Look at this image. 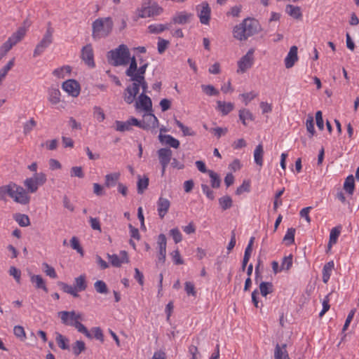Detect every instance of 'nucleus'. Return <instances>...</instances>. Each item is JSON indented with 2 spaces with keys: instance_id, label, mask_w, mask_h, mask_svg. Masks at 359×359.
I'll list each match as a JSON object with an SVG mask.
<instances>
[{
  "instance_id": "40",
  "label": "nucleus",
  "mask_w": 359,
  "mask_h": 359,
  "mask_svg": "<svg viewBox=\"0 0 359 359\" xmlns=\"http://www.w3.org/2000/svg\"><path fill=\"white\" fill-rule=\"evenodd\" d=\"M58 285L65 292L68 293L74 297H79L78 292L76 291V289H75L74 286L69 285L62 282H59Z\"/></svg>"
},
{
  "instance_id": "35",
  "label": "nucleus",
  "mask_w": 359,
  "mask_h": 359,
  "mask_svg": "<svg viewBox=\"0 0 359 359\" xmlns=\"http://www.w3.org/2000/svg\"><path fill=\"white\" fill-rule=\"evenodd\" d=\"M12 191L11 182L6 185L0 187V201H6V196H8L11 197Z\"/></svg>"
},
{
  "instance_id": "54",
  "label": "nucleus",
  "mask_w": 359,
  "mask_h": 359,
  "mask_svg": "<svg viewBox=\"0 0 359 359\" xmlns=\"http://www.w3.org/2000/svg\"><path fill=\"white\" fill-rule=\"evenodd\" d=\"M292 266V255L285 257L281 263V269L288 271Z\"/></svg>"
},
{
  "instance_id": "36",
  "label": "nucleus",
  "mask_w": 359,
  "mask_h": 359,
  "mask_svg": "<svg viewBox=\"0 0 359 359\" xmlns=\"http://www.w3.org/2000/svg\"><path fill=\"white\" fill-rule=\"evenodd\" d=\"M168 24H153L148 27L149 32L153 34H158L169 29Z\"/></svg>"
},
{
  "instance_id": "14",
  "label": "nucleus",
  "mask_w": 359,
  "mask_h": 359,
  "mask_svg": "<svg viewBox=\"0 0 359 359\" xmlns=\"http://www.w3.org/2000/svg\"><path fill=\"white\" fill-rule=\"evenodd\" d=\"M135 107L137 109L141 108L146 112L151 111L152 107L151 100L144 93H141L135 102Z\"/></svg>"
},
{
  "instance_id": "24",
  "label": "nucleus",
  "mask_w": 359,
  "mask_h": 359,
  "mask_svg": "<svg viewBox=\"0 0 359 359\" xmlns=\"http://www.w3.org/2000/svg\"><path fill=\"white\" fill-rule=\"evenodd\" d=\"M158 138L161 142H165L166 144H168L175 149H177L180 147L179 140L170 135L160 134Z\"/></svg>"
},
{
  "instance_id": "5",
  "label": "nucleus",
  "mask_w": 359,
  "mask_h": 359,
  "mask_svg": "<svg viewBox=\"0 0 359 359\" xmlns=\"http://www.w3.org/2000/svg\"><path fill=\"white\" fill-rule=\"evenodd\" d=\"M11 186L13 191L11 198L18 203L22 205L27 204L29 202L30 197L27 191L23 187L13 182H11Z\"/></svg>"
},
{
  "instance_id": "18",
  "label": "nucleus",
  "mask_w": 359,
  "mask_h": 359,
  "mask_svg": "<svg viewBox=\"0 0 359 359\" xmlns=\"http://www.w3.org/2000/svg\"><path fill=\"white\" fill-rule=\"evenodd\" d=\"M298 59L297 47L292 46L284 60L285 68H292L298 61Z\"/></svg>"
},
{
  "instance_id": "44",
  "label": "nucleus",
  "mask_w": 359,
  "mask_h": 359,
  "mask_svg": "<svg viewBox=\"0 0 359 359\" xmlns=\"http://www.w3.org/2000/svg\"><path fill=\"white\" fill-rule=\"evenodd\" d=\"M219 203L223 210L229 209L233 204L232 199L229 196H224L219 198Z\"/></svg>"
},
{
  "instance_id": "63",
  "label": "nucleus",
  "mask_w": 359,
  "mask_h": 359,
  "mask_svg": "<svg viewBox=\"0 0 359 359\" xmlns=\"http://www.w3.org/2000/svg\"><path fill=\"white\" fill-rule=\"evenodd\" d=\"M41 146H45L48 150L53 151L57 148L58 141L56 139L48 140L44 144H42Z\"/></svg>"
},
{
  "instance_id": "64",
  "label": "nucleus",
  "mask_w": 359,
  "mask_h": 359,
  "mask_svg": "<svg viewBox=\"0 0 359 359\" xmlns=\"http://www.w3.org/2000/svg\"><path fill=\"white\" fill-rule=\"evenodd\" d=\"M184 289L188 295L196 296L195 286L191 282L187 281L184 284Z\"/></svg>"
},
{
  "instance_id": "41",
  "label": "nucleus",
  "mask_w": 359,
  "mask_h": 359,
  "mask_svg": "<svg viewBox=\"0 0 359 359\" xmlns=\"http://www.w3.org/2000/svg\"><path fill=\"white\" fill-rule=\"evenodd\" d=\"M24 185L26 187L27 191L30 193H35L39 188L38 184L32 177L26 179L24 182Z\"/></svg>"
},
{
  "instance_id": "7",
  "label": "nucleus",
  "mask_w": 359,
  "mask_h": 359,
  "mask_svg": "<svg viewBox=\"0 0 359 359\" xmlns=\"http://www.w3.org/2000/svg\"><path fill=\"white\" fill-rule=\"evenodd\" d=\"M198 16L203 25H208L210 19L211 9L209 4L204 1L196 7Z\"/></svg>"
},
{
  "instance_id": "12",
  "label": "nucleus",
  "mask_w": 359,
  "mask_h": 359,
  "mask_svg": "<svg viewBox=\"0 0 359 359\" xmlns=\"http://www.w3.org/2000/svg\"><path fill=\"white\" fill-rule=\"evenodd\" d=\"M157 153L160 163L162 166V175H163L165 168L171 160L172 152L168 148H161L158 150Z\"/></svg>"
},
{
  "instance_id": "53",
  "label": "nucleus",
  "mask_w": 359,
  "mask_h": 359,
  "mask_svg": "<svg viewBox=\"0 0 359 359\" xmlns=\"http://www.w3.org/2000/svg\"><path fill=\"white\" fill-rule=\"evenodd\" d=\"M33 180L36 182L38 186H41L46 182V175L43 172H36L32 177Z\"/></svg>"
},
{
  "instance_id": "62",
  "label": "nucleus",
  "mask_w": 359,
  "mask_h": 359,
  "mask_svg": "<svg viewBox=\"0 0 359 359\" xmlns=\"http://www.w3.org/2000/svg\"><path fill=\"white\" fill-rule=\"evenodd\" d=\"M285 189L283 188L281 190L278 191L276 195H275V199L273 202V210L275 211L277 210L279 205H282V201L280 199V197L283 195L284 193Z\"/></svg>"
},
{
  "instance_id": "46",
  "label": "nucleus",
  "mask_w": 359,
  "mask_h": 359,
  "mask_svg": "<svg viewBox=\"0 0 359 359\" xmlns=\"http://www.w3.org/2000/svg\"><path fill=\"white\" fill-rule=\"evenodd\" d=\"M294 233L295 229L290 228L287 229L286 234L283 238V241L286 243V245H290L294 241Z\"/></svg>"
},
{
  "instance_id": "61",
  "label": "nucleus",
  "mask_w": 359,
  "mask_h": 359,
  "mask_svg": "<svg viewBox=\"0 0 359 359\" xmlns=\"http://www.w3.org/2000/svg\"><path fill=\"white\" fill-rule=\"evenodd\" d=\"M70 175L71 177H77L79 178H83L84 177L83 169L81 166L72 167L71 168Z\"/></svg>"
},
{
  "instance_id": "50",
  "label": "nucleus",
  "mask_w": 359,
  "mask_h": 359,
  "mask_svg": "<svg viewBox=\"0 0 359 359\" xmlns=\"http://www.w3.org/2000/svg\"><path fill=\"white\" fill-rule=\"evenodd\" d=\"M201 88L203 92L209 96L219 95V91L212 85H202Z\"/></svg>"
},
{
  "instance_id": "6",
  "label": "nucleus",
  "mask_w": 359,
  "mask_h": 359,
  "mask_svg": "<svg viewBox=\"0 0 359 359\" xmlns=\"http://www.w3.org/2000/svg\"><path fill=\"white\" fill-rule=\"evenodd\" d=\"M254 53L255 49L250 48L247 53L238 61L237 73L243 74L252 67L255 61Z\"/></svg>"
},
{
  "instance_id": "21",
  "label": "nucleus",
  "mask_w": 359,
  "mask_h": 359,
  "mask_svg": "<svg viewBox=\"0 0 359 359\" xmlns=\"http://www.w3.org/2000/svg\"><path fill=\"white\" fill-rule=\"evenodd\" d=\"M275 359H290L286 350V344H276L274 351Z\"/></svg>"
},
{
  "instance_id": "58",
  "label": "nucleus",
  "mask_w": 359,
  "mask_h": 359,
  "mask_svg": "<svg viewBox=\"0 0 359 359\" xmlns=\"http://www.w3.org/2000/svg\"><path fill=\"white\" fill-rule=\"evenodd\" d=\"M170 235L172 237L175 243H178L182 240V235L177 228L170 230Z\"/></svg>"
},
{
  "instance_id": "29",
  "label": "nucleus",
  "mask_w": 359,
  "mask_h": 359,
  "mask_svg": "<svg viewBox=\"0 0 359 359\" xmlns=\"http://www.w3.org/2000/svg\"><path fill=\"white\" fill-rule=\"evenodd\" d=\"M55 335V341L58 346L62 350H69V340L59 332H56Z\"/></svg>"
},
{
  "instance_id": "17",
  "label": "nucleus",
  "mask_w": 359,
  "mask_h": 359,
  "mask_svg": "<svg viewBox=\"0 0 359 359\" xmlns=\"http://www.w3.org/2000/svg\"><path fill=\"white\" fill-rule=\"evenodd\" d=\"M81 58L88 67H95L94 54L91 46L83 47L81 50Z\"/></svg>"
},
{
  "instance_id": "15",
  "label": "nucleus",
  "mask_w": 359,
  "mask_h": 359,
  "mask_svg": "<svg viewBox=\"0 0 359 359\" xmlns=\"http://www.w3.org/2000/svg\"><path fill=\"white\" fill-rule=\"evenodd\" d=\"M138 88L136 83H133L131 86H128L123 93V99L127 104H132L139 93Z\"/></svg>"
},
{
  "instance_id": "19",
  "label": "nucleus",
  "mask_w": 359,
  "mask_h": 359,
  "mask_svg": "<svg viewBox=\"0 0 359 359\" xmlns=\"http://www.w3.org/2000/svg\"><path fill=\"white\" fill-rule=\"evenodd\" d=\"M157 206L158 215L163 219L169 210L170 201L165 198L160 197L157 201Z\"/></svg>"
},
{
  "instance_id": "8",
  "label": "nucleus",
  "mask_w": 359,
  "mask_h": 359,
  "mask_svg": "<svg viewBox=\"0 0 359 359\" xmlns=\"http://www.w3.org/2000/svg\"><path fill=\"white\" fill-rule=\"evenodd\" d=\"M137 126L144 130L156 128L158 126V121L151 112L146 113L143 116L142 121H140V124L137 125Z\"/></svg>"
},
{
  "instance_id": "20",
  "label": "nucleus",
  "mask_w": 359,
  "mask_h": 359,
  "mask_svg": "<svg viewBox=\"0 0 359 359\" xmlns=\"http://www.w3.org/2000/svg\"><path fill=\"white\" fill-rule=\"evenodd\" d=\"M192 14L186 11L177 13L172 18V21L175 24L184 25L189 22L192 18Z\"/></svg>"
},
{
  "instance_id": "43",
  "label": "nucleus",
  "mask_w": 359,
  "mask_h": 359,
  "mask_svg": "<svg viewBox=\"0 0 359 359\" xmlns=\"http://www.w3.org/2000/svg\"><path fill=\"white\" fill-rule=\"evenodd\" d=\"M86 350V344L83 341L77 340L72 345L73 353L78 356L81 352Z\"/></svg>"
},
{
  "instance_id": "56",
  "label": "nucleus",
  "mask_w": 359,
  "mask_h": 359,
  "mask_svg": "<svg viewBox=\"0 0 359 359\" xmlns=\"http://www.w3.org/2000/svg\"><path fill=\"white\" fill-rule=\"evenodd\" d=\"M158 245L160 252H166L167 240L164 234L161 233L158 237Z\"/></svg>"
},
{
  "instance_id": "26",
  "label": "nucleus",
  "mask_w": 359,
  "mask_h": 359,
  "mask_svg": "<svg viewBox=\"0 0 359 359\" xmlns=\"http://www.w3.org/2000/svg\"><path fill=\"white\" fill-rule=\"evenodd\" d=\"M48 100L52 104H57L60 102V91L57 88H51L48 90Z\"/></svg>"
},
{
  "instance_id": "57",
  "label": "nucleus",
  "mask_w": 359,
  "mask_h": 359,
  "mask_svg": "<svg viewBox=\"0 0 359 359\" xmlns=\"http://www.w3.org/2000/svg\"><path fill=\"white\" fill-rule=\"evenodd\" d=\"M130 67L126 72L127 76H132L133 73L135 72L137 69V65L135 56L130 57Z\"/></svg>"
},
{
  "instance_id": "31",
  "label": "nucleus",
  "mask_w": 359,
  "mask_h": 359,
  "mask_svg": "<svg viewBox=\"0 0 359 359\" xmlns=\"http://www.w3.org/2000/svg\"><path fill=\"white\" fill-rule=\"evenodd\" d=\"M30 280L32 283L35 284L36 288L42 289L45 292H48L45 282L40 275H32Z\"/></svg>"
},
{
  "instance_id": "55",
  "label": "nucleus",
  "mask_w": 359,
  "mask_h": 359,
  "mask_svg": "<svg viewBox=\"0 0 359 359\" xmlns=\"http://www.w3.org/2000/svg\"><path fill=\"white\" fill-rule=\"evenodd\" d=\"M71 246L74 250H76L81 256L83 255V250L80 245L79 239L73 236L70 241Z\"/></svg>"
},
{
  "instance_id": "4",
  "label": "nucleus",
  "mask_w": 359,
  "mask_h": 359,
  "mask_svg": "<svg viewBox=\"0 0 359 359\" xmlns=\"http://www.w3.org/2000/svg\"><path fill=\"white\" fill-rule=\"evenodd\" d=\"M163 8L156 1H148L144 2L142 6L136 10V15L138 18H146L160 15Z\"/></svg>"
},
{
  "instance_id": "32",
  "label": "nucleus",
  "mask_w": 359,
  "mask_h": 359,
  "mask_svg": "<svg viewBox=\"0 0 359 359\" xmlns=\"http://www.w3.org/2000/svg\"><path fill=\"white\" fill-rule=\"evenodd\" d=\"M72 69L69 66H65L55 69L53 72V75L59 79H64L69 76Z\"/></svg>"
},
{
  "instance_id": "45",
  "label": "nucleus",
  "mask_w": 359,
  "mask_h": 359,
  "mask_svg": "<svg viewBox=\"0 0 359 359\" xmlns=\"http://www.w3.org/2000/svg\"><path fill=\"white\" fill-rule=\"evenodd\" d=\"M15 221L21 226H28L30 224L29 218L27 215L24 214H18L15 217Z\"/></svg>"
},
{
  "instance_id": "11",
  "label": "nucleus",
  "mask_w": 359,
  "mask_h": 359,
  "mask_svg": "<svg viewBox=\"0 0 359 359\" xmlns=\"http://www.w3.org/2000/svg\"><path fill=\"white\" fill-rule=\"evenodd\" d=\"M62 89L74 97H77L80 93V85L74 79H69L63 82Z\"/></svg>"
},
{
  "instance_id": "10",
  "label": "nucleus",
  "mask_w": 359,
  "mask_h": 359,
  "mask_svg": "<svg viewBox=\"0 0 359 359\" xmlns=\"http://www.w3.org/2000/svg\"><path fill=\"white\" fill-rule=\"evenodd\" d=\"M30 25V23L26 20L24 22V25L22 27L18 28V29L14 32L11 37H9L7 45H15L19 43L22 39L25 36L27 29Z\"/></svg>"
},
{
  "instance_id": "9",
  "label": "nucleus",
  "mask_w": 359,
  "mask_h": 359,
  "mask_svg": "<svg viewBox=\"0 0 359 359\" xmlns=\"http://www.w3.org/2000/svg\"><path fill=\"white\" fill-rule=\"evenodd\" d=\"M58 316L61 318L62 323L66 325H74V323L81 320L82 315L79 313L72 311H60Z\"/></svg>"
},
{
  "instance_id": "49",
  "label": "nucleus",
  "mask_w": 359,
  "mask_h": 359,
  "mask_svg": "<svg viewBox=\"0 0 359 359\" xmlns=\"http://www.w3.org/2000/svg\"><path fill=\"white\" fill-rule=\"evenodd\" d=\"M175 122L176 125L182 130L183 135L184 136L195 135V133L194 131H192L189 127L185 126L182 123H181L177 119H175Z\"/></svg>"
},
{
  "instance_id": "27",
  "label": "nucleus",
  "mask_w": 359,
  "mask_h": 359,
  "mask_svg": "<svg viewBox=\"0 0 359 359\" xmlns=\"http://www.w3.org/2000/svg\"><path fill=\"white\" fill-rule=\"evenodd\" d=\"M264 149L262 144L257 145L254 151V159L255 163L262 167L263 165Z\"/></svg>"
},
{
  "instance_id": "16",
  "label": "nucleus",
  "mask_w": 359,
  "mask_h": 359,
  "mask_svg": "<svg viewBox=\"0 0 359 359\" xmlns=\"http://www.w3.org/2000/svg\"><path fill=\"white\" fill-rule=\"evenodd\" d=\"M120 257L116 255H107V257L111 264L112 266L116 267H119L121 266L122 263H128L129 259L128 257V253L126 251H121L120 252Z\"/></svg>"
},
{
  "instance_id": "23",
  "label": "nucleus",
  "mask_w": 359,
  "mask_h": 359,
  "mask_svg": "<svg viewBox=\"0 0 359 359\" xmlns=\"http://www.w3.org/2000/svg\"><path fill=\"white\" fill-rule=\"evenodd\" d=\"M341 227L340 226L334 227L330 231V239L327 244V249L330 250L332 245L336 244L337 242L338 237L340 235Z\"/></svg>"
},
{
  "instance_id": "28",
  "label": "nucleus",
  "mask_w": 359,
  "mask_h": 359,
  "mask_svg": "<svg viewBox=\"0 0 359 359\" xmlns=\"http://www.w3.org/2000/svg\"><path fill=\"white\" fill-rule=\"evenodd\" d=\"M217 109L221 111L222 115H227L230 111H231L234 105L231 102H225L222 101H217Z\"/></svg>"
},
{
  "instance_id": "60",
  "label": "nucleus",
  "mask_w": 359,
  "mask_h": 359,
  "mask_svg": "<svg viewBox=\"0 0 359 359\" xmlns=\"http://www.w3.org/2000/svg\"><path fill=\"white\" fill-rule=\"evenodd\" d=\"M43 266L44 268V272L47 276H50L52 278H57V273L53 267L50 266L47 263H43Z\"/></svg>"
},
{
  "instance_id": "37",
  "label": "nucleus",
  "mask_w": 359,
  "mask_h": 359,
  "mask_svg": "<svg viewBox=\"0 0 359 359\" xmlns=\"http://www.w3.org/2000/svg\"><path fill=\"white\" fill-rule=\"evenodd\" d=\"M273 286L270 282H262L259 285L260 293L263 297H266L267 294L273 292Z\"/></svg>"
},
{
  "instance_id": "13",
  "label": "nucleus",
  "mask_w": 359,
  "mask_h": 359,
  "mask_svg": "<svg viewBox=\"0 0 359 359\" xmlns=\"http://www.w3.org/2000/svg\"><path fill=\"white\" fill-rule=\"evenodd\" d=\"M140 124V121L135 118H131L130 119L128 120L127 121H115V128L117 131L119 132H125V131H129L132 129L133 126H137V125Z\"/></svg>"
},
{
  "instance_id": "51",
  "label": "nucleus",
  "mask_w": 359,
  "mask_h": 359,
  "mask_svg": "<svg viewBox=\"0 0 359 359\" xmlns=\"http://www.w3.org/2000/svg\"><path fill=\"white\" fill-rule=\"evenodd\" d=\"M93 116L99 122H102L105 119L104 111L97 106L93 107Z\"/></svg>"
},
{
  "instance_id": "52",
  "label": "nucleus",
  "mask_w": 359,
  "mask_h": 359,
  "mask_svg": "<svg viewBox=\"0 0 359 359\" xmlns=\"http://www.w3.org/2000/svg\"><path fill=\"white\" fill-rule=\"evenodd\" d=\"M306 126L307 131L310 133V137H312L316 133L313 123V118L312 116L309 115L308 116V118L306 122Z\"/></svg>"
},
{
  "instance_id": "30",
  "label": "nucleus",
  "mask_w": 359,
  "mask_h": 359,
  "mask_svg": "<svg viewBox=\"0 0 359 359\" xmlns=\"http://www.w3.org/2000/svg\"><path fill=\"white\" fill-rule=\"evenodd\" d=\"M334 267V263L333 261H330L326 263L323 269V281L327 283L330 278L331 272Z\"/></svg>"
},
{
  "instance_id": "2",
  "label": "nucleus",
  "mask_w": 359,
  "mask_h": 359,
  "mask_svg": "<svg viewBox=\"0 0 359 359\" xmlns=\"http://www.w3.org/2000/svg\"><path fill=\"white\" fill-rule=\"evenodd\" d=\"M114 22L111 18H99L92 23V35L94 39L108 36L112 32Z\"/></svg>"
},
{
  "instance_id": "38",
  "label": "nucleus",
  "mask_w": 359,
  "mask_h": 359,
  "mask_svg": "<svg viewBox=\"0 0 359 359\" xmlns=\"http://www.w3.org/2000/svg\"><path fill=\"white\" fill-rule=\"evenodd\" d=\"M74 287L77 292L83 291L86 289L87 284L85 276L81 275L75 278Z\"/></svg>"
},
{
  "instance_id": "25",
  "label": "nucleus",
  "mask_w": 359,
  "mask_h": 359,
  "mask_svg": "<svg viewBox=\"0 0 359 359\" xmlns=\"http://www.w3.org/2000/svg\"><path fill=\"white\" fill-rule=\"evenodd\" d=\"M120 175L119 172H112L105 175L104 186L107 188L115 186L120 178Z\"/></svg>"
},
{
  "instance_id": "22",
  "label": "nucleus",
  "mask_w": 359,
  "mask_h": 359,
  "mask_svg": "<svg viewBox=\"0 0 359 359\" xmlns=\"http://www.w3.org/2000/svg\"><path fill=\"white\" fill-rule=\"evenodd\" d=\"M285 12L294 19L299 20L302 18V13L299 6L288 4L286 6Z\"/></svg>"
},
{
  "instance_id": "59",
  "label": "nucleus",
  "mask_w": 359,
  "mask_h": 359,
  "mask_svg": "<svg viewBox=\"0 0 359 359\" xmlns=\"http://www.w3.org/2000/svg\"><path fill=\"white\" fill-rule=\"evenodd\" d=\"M14 334L20 338L21 340H24L26 338V334L24 328L20 325H16L13 328Z\"/></svg>"
},
{
  "instance_id": "34",
  "label": "nucleus",
  "mask_w": 359,
  "mask_h": 359,
  "mask_svg": "<svg viewBox=\"0 0 359 359\" xmlns=\"http://www.w3.org/2000/svg\"><path fill=\"white\" fill-rule=\"evenodd\" d=\"M239 118L241 119L243 125L246 126V121H252L254 120V116L248 109H242L239 111Z\"/></svg>"
},
{
  "instance_id": "3",
  "label": "nucleus",
  "mask_w": 359,
  "mask_h": 359,
  "mask_svg": "<svg viewBox=\"0 0 359 359\" xmlns=\"http://www.w3.org/2000/svg\"><path fill=\"white\" fill-rule=\"evenodd\" d=\"M108 62L114 66H125L130 59V53L126 46H118L107 53Z\"/></svg>"
},
{
  "instance_id": "42",
  "label": "nucleus",
  "mask_w": 359,
  "mask_h": 359,
  "mask_svg": "<svg viewBox=\"0 0 359 359\" xmlns=\"http://www.w3.org/2000/svg\"><path fill=\"white\" fill-rule=\"evenodd\" d=\"M208 173L210 177V183L212 188H219L221 184V180L217 173L209 170Z\"/></svg>"
},
{
  "instance_id": "47",
  "label": "nucleus",
  "mask_w": 359,
  "mask_h": 359,
  "mask_svg": "<svg viewBox=\"0 0 359 359\" xmlns=\"http://www.w3.org/2000/svg\"><path fill=\"white\" fill-rule=\"evenodd\" d=\"M36 126V121L32 118L24 123L23 126V133L28 135Z\"/></svg>"
},
{
  "instance_id": "33",
  "label": "nucleus",
  "mask_w": 359,
  "mask_h": 359,
  "mask_svg": "<svg viewBox=\"0 0 359 359\" xmlns=\"http://www.w3.org/2000/svg\"><path fill=\"white\" fill-rule=\"evenodd\" d=\"M344 189L349 194H351V195L353 194V193L354 191V189H355V181H354V177L352 175H348L346 178L344 184Z\"/></svg>"
},
{
  "instance_id": "1",
  "label": "nucleus",
  "mask_w": 359,
  "mask_h": 359,
  "mask_svg": "<svg viewBox=\"0 0 359 359\" xmlns=\"http://www.w3.org/2000/svg\"><path fill=\"white\" fill-rule=\"evenodd\" d=\"M261 30L258 20L255 18H245L241 23L233 28V36L240 40L245 41L248 37L257 34Z\"/></svg>"
},
{
  "instance_id": "39",
  "label": "nucleus",
  "mask_w": 359,
  "mask_h": 359,
  "mask_svg": "<svg viewBox=\"0 0 359 359\" xmlns=\"http://www.w3.org/2000/svg\"><path fill=\"white\" fill-rule=\"evenodd\" d=\"M149 185V178L147 176H144V177H141V176H138L137 181V192L138 194H142L144 190H146Z\"/></svg>"
},
{
  "instance_id": "48",
  "label": "nucleus",
  "mask_w": 359,
  "mask_h": 359,
  "mask_svg": "<svg viewBox=\"0 0 359 359\" xmlns=\"http://www.w3.org/2000/svg\"><path fill=\"white\" fill-rule=\"evenodd\" d=\"M94 287L95 290L100 294H107L108 293V288L106 283L102 280H97Z\"/></svg>"
}]
</instances>
